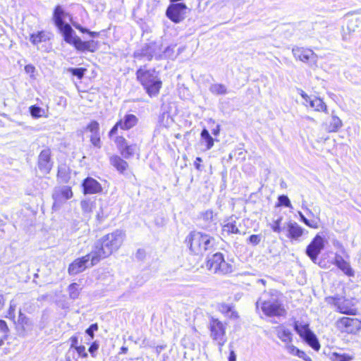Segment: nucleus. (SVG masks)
I'll return each instance as SVG.
<instances>
[{
  "label": "nucleus",
  "instance_id": "f257e3e1",
  "mask_svg": "<svg viewBox=\"0 0 361 361\" xmlns=\"http://www.w3.org/2000/svg\"><path fill=\"white\" fill-rule=\"evenodd\" d=\"M125 236V232L118 229L98 240L92 250V265L116 251L121 246Z\"/></svg>",
  "mask_w": 361,
  "mask_h": 361
},
{
  "label": "nucleus",
  "instance_id": "f03ea898",
  "mask_svg": "<svg viewBox=\"0 0 361 361\" xmlns=\"http://www.w3.org/2000/svg\"><path fill=\"white\" fill-rule=\"evenodd\" d=\"M136 78L150 97H157L159 94L162 81L159 73L154 68L146 69L145 67H140L136 71Z\"/></svg>",
  "mask_w": 361,
  "mask_h": 361
},
{
  "label": "nucleus",
  "instance_id": "7ed1b4c3",
  "mask_svg": "<svg viewBox=\"0 0 361 361\" xmlns=\"http://www.w3.org/2000/svg\"><path fill=\"white\" fill-rule=\"evenodd\" d=\"M190 251L195 255H202L214 246L215 239L208 234L192 231L185 238Z\"/></svg>",
  "mask_w": 361,
  "mask_h": 361
},
{
  "label": "nucleus",
  "instance_id": "20e7f679",
  "mask_svg": "<svg viewBox=\"0 0 361 361\" xmlns=\"http://www.w3.org/2000/svg\"><path fill=\"white\" fill-rule=\"evenodd\" d=\"M164 51L162 49L161 43L150 42L145 44L141 49L137 50L134 53V56L137 59H146L151 61L152 59L159 60L161 59Z\"/></svg>",
  "mask_w": 361,
  "mask_h": 361
},
{
  "label": "nucleus",
  "instance_id": "39448f33",
  "mask_svg": "<svg viewBox=\"0 0 361 361\" xmlns=\"http://www.w3.org/2000/svg\"><path fill=\"white\" fill-rule=\"evenodd\" d=\"M207 267L213 273L221 275H226L233 271V265L225 261L221 252H216L209 258Z\"/></svg>",
  "mask_w": 361,
  "mask_h": 361
},
{
  "label": "nucleus",
  "instance_id": "423d86ee",
  "mask_svg": "<svg viewBox=\"0 0 361 361\" xmlns=\"http://www.w3.org/2000/svg\"><path fill=\"white\" fill-rule=\"evenodd\" d=\"M208 328L210 331V337L217 342L219 350L221 351L222 346L227 340L226 336V325L218 319L211 317Z\"/></svg>",
  "mask_w": 361,
  "mask_h": 361
},
{
  "label": "nucleus",
  "instance_id": "0eeeda50",
  "mask_svg": "<svg viewBox=\"0 0 361 361\" xmlns=\"http://www.w3.org/2000/svg\"><path fill=\"white\" fill-rule=\"evenodd\" d=\"M294 329L299 336L314 350L320 349V344L316 335L310 329L309 324L295 322Z\"/></svg>",
  "mask_w": 361,
  "mask_h": 361
},
{
  "label": "nucleus",
  "instance_id": "6e6552de",
  "mask_svg": "<svg viewBox=\"0 0 361 361\" xmlns=\"http://www.w3.org/2000/svg\"><path fill=\"white\" fill-rule=\"evenodd\" d=\"M259 305L264 314L268 317H280L286 314L283 305L276 299L262 300L260 298L256 302L257 307Z\"/></svg>",
  "mask_w": 361,
  "mask_h": 361
},
{
  "label": "nucleus",
  "instance_id": "1a4fd4ad",
  "mask_svg": "<svg viewBox=\"0 0 361 361\" xmlns=\"http://www.w3.org/2000/svg\"><path fill=\"white\" fill-rule=\"evenodd\" d=\"M66 16H68V13L64 11L60 5L55 7L53 13V20L54 25L62 35L63 39L68 37V35L74 33V30L71 26L64 21V18Z\"/></svg>",
  "mask_w": 361,
  "mask_h": 361
},
{
  "label": "nucleus",
  "instance_id": "9d476101",
  "mask_svg": "<svg viewBox=\"0 0 361 361\" xmlns=\"http://www.w3.org/2000/svg\"><path fill=\"white\" fill-rule=\"evenodd\" d=\"M66 43L72 44L80 51H88L94 52L97 49V43L94 40L82 41V39L75 35V32L68 35L64 39Z\"/></svg>",
  "mask_w": 361,
  "mask_h": 361
},
{
  "label": "nucleus",
  "instance_id": "9b49d317",
  "mask_svg": "<svg viewBox=\"0 0 361 361\" xmlns=\"http://www.w3.org/2000/svg\"><path fill=\"white\" fill-rule=\"evenodd\" d=\"M72 196L73 192L70 187L66 185L56 187L52 193V198L54 200L52 208L54 210L59 209Z\"/></svg>",
  "mask_w": 361,
  "mask_h": 361
},
{
  "label": "nucleus",
  "instance_id": "f8f14e48",
  "mask_svg": "<svg viewBox=\"0 0 361 361\" xmlns=\"http://www.w3.org/2000/svg\"><path fill=\"white\" fill-rule=\"evenodd\" d=\"M324 247V238L319 234L312 239L311 243L307 245L306 248V255L311 259V260L316 263L317 257L320 254L321 251Z\"/></svg>",
  "mask_w": 361,
  "mask_h": 361
},
{
  "label": "nucleus",
  "instance_id": "ddd939ff",
  "mask_svg": "<svg viewBox=\"0 0 361 361\" xmlns=\"http://www.w3.org/2000/svg\"><path fill=\"white\" fill-rule=\"evenodd\" d=\"M300 94L304 99L303 104L308 106L313 109L316 111H322L326 114H329L327 106L319 97L315 96H309L303 90H300Z\"/></svg>",
  "mask_w": 361,
  "mask_h": 361
},
{
  "label": "nucleus",
  "instance_id": "4468645a",
  "mask_svg": "<svg viewBox=\"0 0 361 361\" xmlns=\"http://www.w3.org/2000/svg\"><path fill=\"white\" fill-rule=\"evenodd\" d=\"M338 327L343 332L355 334L361 329V321L357 318L342 317L337 322Z\"/></svg>",
  "mask_w": 361,
  "mask_h": 361
},
{
  "label": "nucleus",
  "instance_id": "2eb2a0df",
  "mask_svg": "<svg viewBox=\"0 0 361 361\" xmlns=\"http://www.w3.org/2000/svg\"><path fill=\"white\" fill-rule=\"evenodd\" d=\"M326 302L334 305L336 311L340 313L345 314H354V310L350 306L349 302L344 298L336 295L334 297H329L326 299Z\"/></svg>",
  "mask_w": 361,
  "mask_h": 361
},
{
  "label": "nucleus",
  "instance_id": "dca6fc26",
  "mask_svg": "<svg viewBox=\"0 0 361 361\" xmlns=\"http://www.w3.org/2000/svg\"><path fill=\"white\" fill-rule=\"evenodd\" d=\"M186 8L183 3L172 4L168 7L166 14L171 20L178 23L183 19Z\"/></svg>",
  "mask_w": 361,
  "mask_h": 361
},
{
  "label": "nucleus",
  "instance_id": "f3484780",
  "mask_svg": "<svg viewBox=\"0 0 361 361\" xmlns=\"http://www.w3.org/2000/svg\"><path fill=\"white\" fill-rule=\"evenodd\" d=\"M92 262V252L90 254L86 255L85 256L78 258L75 261H73L68 267V273L71 275H75L82 271H83L88 266L87 264L89 261ZM92 265V262L90 263Z\"/></svg>",
  "mask_w": 361,
  "mask_h": 361
},
{
  "label": "nucleus",
  "instance_id": "a211bd4d",
  "mask_svg": "<svg viewBox=\"0 0 361 361\" xmlns=\"http://www.w3.org/2000/svg\"><path fill=\"white\" fill-rule=\"evenodd\" d=\"M39 171L44 174H48L53 166L51 160V151L49 149H43L39 157L37 162Z\"/></svg>",
  "mask_w": 361,
  "mask_h": 361
},
{
  "label": "nucleus",
  "instance_id": "6ab92c4d",
  "mask_svg": "<svg viewBox=\"0 0 361 361\" xmlns=\"http://www.w3.org/2000/svg\"><path fill=\"white\" fill-rule=\"evenodd\" d=\"M84 194H96L102 192V187L101 184L95 179L87 177L82 184Z\"/></svg>",
  "mask_w": 361,
  "mask_h": 361
},
{
  "label": "nucleus",
  "instance_id": "aec40b11",
  "mask_svg": "<svg viewBox=\"0 0 361 361\" xmlns=\"http://www.w3.org/2000/svg\"><path fill=\"white\" fill-rule=\"evenodd\" d=\"M305 229L296 222H289L287 224V237L293 240H299L303 235Z\"/></svg>",
  "mask_w": 361,
  "mask_h": 361
},
{
  "label": "nucleus",
  "instance_id": "412c9836",
  "mask_svg": "<svg viewBox=\"0 0 361 361\" xmlns=\"http://www.w3.org/2000/svg\"><path fill=\"white\" fill-rule=\"evenodd\" d=\"M341 120L332 111L329 121L324 123V128L329 133L337 132L342 126Z\"/></svg>",
  "mask_w": 361,
  "mask_h": 361
},
{
  "label": "nucleus",
  "instance_id": "4be33fe9",
  "mask_svg": "<svg viewBox=\"0 0 361 361\" xmlns=\"http://www.w3.org/2000/svg\"><path fill=\"white\" fill-rule=\"evenodd\" d=\"M335 264L348 276H354L355 271L350 267V263L345 261L341 255H336Z\"/></svg>",
  "mask_w": 361,
  "mask_h": 361
},
{
  "label": "nucleus",
  "instance_id": "5701e85b",
  "mask_svg": "<svg viewBox=\"0 0 361 361\" xmlns=\"http://www.w3.org/2000/svg\"><path fill=\"white\" fill-rule=\"evenodd\" d=\"M292 52L296 59L303 62H307L314 55V52L312 50L300 47L293 48Z\"/></svg>",
  "mask_w": 361,
  "mask_h": 361
},
{
  "label": "nucleus",
  "instance_id": "b1692460",
  "mask_svg": "<svg viewBox=\"0 0 361 361\" xmlns=\"http://www.w3.org/2000/svg\"><path fill=\"white\" fill-rule=\"evenodd\" d=\"M276 332L277 337L286 345H288L293 341V334L291 331L282 326L276 327Z\"/></svg>",
  "mask_w": 361,
  "mask_h": 361
},
{
  "label": "nucleus",
  "instance_id": "393cba45",
  "mask_svg": "<svg viewBox=\"0 0 361 361\" xmlns=\"http://www.w3.org/2000/svg\"><path fill=\"white\" fill-rule=\"evenodd\" d=\"M225 233L227 235L240 233L238 226H236V221L233 216L224 221V224L222 227V235Z\"/></svg>",
  "mask_w": 361,
  "mask_h": 361
},
{
  "label": "nucleus",
  "instance_id": "a878e982",
  "mask_svg": "<svg viewBox=\"0 0 361 361\" xmlns=\"http://www.w3.org/2000/svg\"><path fill=\"white\" fill-rule=\"evenodd\" d=\"M110 164L116 169L121 173H124L128 167L127 161L123 160L119 156L114 155L110 158Z\"/></svg>",
  "mask_w": 361,
  "mask_h": 361
},
{
  "label": "nucleus",
  "instance_id": "bb28decb",
  "mask_svg": "<svg viewBox=\"0 0 361 361\" xmlns=\"http://www.w3.org/2000/svg\"><path fill=\"white\" fill-rule=\"evenodd\" d=\"M121 123L122 130H129L134 127L137 121V118L134 114H126L124 117L118 121Z\"/></svg>",
  "mask_w": 361,
  "mask_h": 361
},
{
  "label": "nucleus",
  "instance_id": "cd10ccee",
  "mask_svg": "<svg viewBox=\"0 0 361 361\" xmlns=\"http://www.w3.org/2000/svg\"><path fill=\"white\" fill-rule=\"evenodd\" d=\"M215 214L212 209H208L202 212L200 214V220L203 221L201 227L203 228H208L210 224L214 221Z\"/></svg>",
  "mask_w": 361,
  "mask_h": 361
},
{
  "label": "nucleus",
  "instance_id": "c85d7f7f",
  "mask_svg": "<svg viewBox=\"0 0 361 361\" xmlns=\"http://www.w3.org/2000/svg\"><path fill=\"white\" fill-rule=\"evenodd\" d=\"M57 178L61 182L68 183L70 178L69 169L65 165H60L58 168Z\"/></svg>",
  "mask_w": 361,
  "mask_h": 361
},
{
  "label": "nucleus",
  "instance_id": "c756f323",
  "mask_svg": "<svg viewBox=\"0 0 361 361\" xmlns=\"http://www.w3.org/2000/svg\"><path fill=\"white\" fill-rule=\"evenodd\" d=\"M201 141L206 143V150L210 149L214 146V139L210 135L207 129L204 128L200 134Z\"/></svg>",
  "mask_w": 361,
  "mask_h": 361
},
{
  "label": "nucleus",
  "instance_id": "7c9ffc66",
  "mask_svg": "<svg viewBox=\"0 0 361 361\" xmlns=\"http://www.w3.org/2000/svg\"><path fill=\"white\" fill-rule=\"evenodd\" d=\"M47 39H49V37L44 31L33 33L30 35V41L35 45H37L42 42H46Z\"/></svg>",
  "mask_w": 361,
  "mask_h": 361
},
{
  "label": "nucleus",
  "instance_id": "2f4dec72",
  "mask_svg": "<svg viewBox=\"0 0 361 361\" xmlns=\"http://www.w3.org/2000/svg\"><path fill=\"white\" fill-rule=\"evenodd\" d=\"M136 150L137 145L135 144H128L123 149L120 151V152L123 158L128 159L133 157Z\"/></svg>",
  "mask_w": 361,
  "mask_h": 361
},
{
  "label": "nucleus",
  "instance_id": "473e14b6",
  "mask_svg": "<svg viewBox=\"0 0 361 361\" xmlns=\"http://www.w3.org/2000/svg\"><path fill=\"white\" fill-rule=\"evenodd\" d=\"M71 341V347L67 352L66 357L67 359L70 361L71 359H75V349L78 347L77 345L78 343V339L76 336H72L70 338Z\"/></svg>",
  "mask_w": 361,
  "mask_h": 361
},
{
  "label": "nucleus",
  "instance_id": "72a5a7b5",
  "mask_svg": "<svg viewBox=\"0 0 361 361\" xmlns=\"http://www.w3.org/2000/svg\"><path fill=\"white\" fill-rule=\"evenodd\" d=\"M209 91L216 95L226 94L227 93V88L223 84H213L209 87Z\"/></svg>",
  "mask_w": 361,
  "mask_h": 361
},
{
  "label": "nucleus",
  "instance_id": "f704fd0d",
  "mask_svg": "<svg viewBox=\"0 0 361 361\" xmlns=\"http://www.w3.org/2000/svg\"><path fill=\"white\" fill-rule=\"evenodd\" d=\"M79 286L76 283H73L68 286V293L70 298L75 300L80 295Z\"/></svg>",
  "mask_w": 361,
  "mask_h": 361
},
{
  "label": "nucleus",
  "instance_id": "c9c22d12",
  "mask_svg": "<svg viewBox=\"0 0 361 361\" xmlns=\"http://www.w3.org/2000/svg\"><path fill=\"white\" fill-rule=\"evenodd\" d=\"M71 23L77 30H78L82 33H87L91 37H97L99 35V32L90 31L88 29L83 27L77 23L71 22Z\"/></svg>",
  "mask_w": 361,
  "mask_h": 361
},
{
  "label": "nucleus",
  "instance_id": "e433bc0d",
  "mask_svg": "<svg viewBox=\"0 0 361 361\" xmlns=\"http://www.w3.org/2000/svg\"><path fill=\"white\" fill-rule=\"evenodd\" d=\"M68 72L71 73L73 75L77 77L79 80L82 79L85 75L86 69L84 68H69Z\"/></svg>",
  "mask_w": 361,
  "mask_h": 361
},
{
  "label": "nucleus",
  "instance_id": "4c0bfd02",
  "mask_svg": "<svg viewBox=\"0 0 361 361\" xmlns=\"http://www.w3.org/2000/svg\"><path fill=\"white\" fill-rule=\"evenodd\" d=\"M330 359L331 361H350L352 360V357L345 354L341 355L337 353H333L330 356Z\"/></svg>",
  "mask_w": 361,
  "mask_h": 361
},
{
  "label": "nucleus",
  "instance_id": "58836bf2",
  "mask_svg": "<svg viewBox=\"0 0 361 361\" xmlns=\"http://www.w3.org/2000/svg\"><path fill=\"white\" fill-rule=\"evenodd\" d=\"M30 112L33 118H37L42 116L44 110L39 106L33 105L30 107Z\"/></svg>",
  "mask_w": 361,
  "mask_h": 361
},
{
  "label": "nucleus",
  "instance_id": "ea45409f",
  "mask_svg": "<svg viewBox=\"0 0 361 361\" xmlns=\"http://www.w3.org/2000/svg\"><path fill=\"white\" fill-rule=\"evenodd\" d=\"M277 206L278 207L284 206V207H288V208L292 207V205H291L289 198L288 197V196H286L285 195L279 196Z\"/></svg>",
  "mask_w": 361,
  "mask_h": 361
},
{
  "label": "nucleus",
  "instance_id": "a19ab883",
  "mask_svg": "<svg viewBox=\"0 0 361 361\" xmlns=\"http://www.w3.org/2000/svg\"><path fill=\"white\" fill-rule=\"evenodd\" d=\"M80 205L83 212L90 213L92 212V202L90 200H82Z\"/></svg>",
  "mask_w": 361,
  "mask_h": 361
},
{
  "label": "nucleus",
  "instance_id": "79ce46f5",
  "mask_svg": "<svg viewBox=\"0 0 361 361\" xmlns=\"http://www.w3.org/2000/svg\"><path fill=\"white\" fill-rule=\"evenodd\" d=\"M114 142L119 151L123 149L125 147V146H126L128 144L126 140L123 136L116 137Z\"/></svg>",
  "mask_w": 361,
  "mask_h": 361
},
{
  "label": "nucleus",
  "instance_id": "37998d69",
  "mask_svg": "<svg viewBox=\"0 0 361 361\" xmlns=\"http://www.w3.org/2000/svg\"><path fill=\"white\" fill-rule=\"evenodd\" d=\"M87 129L92 133V134L99 133V125L96 121H92L87 126Z\"/></svg>",
  "mask_w": 361,
  "mask_h": 361
},
{
  "label": "nucleus",
  "instance_id": "c03bdc74",
  "mask_svg": "<svg viewBox=\"0 0 361 361\" xmlns=\"http://www.w3.org/2000/svg\"><path fill=\"white\" fill-rule=\"evenodd\" d=\"M90 141L94 147L98 148L101 147V140L99 133L92 134L90 137Z\"/></svg>",
  "mask_w": 361,
  "mask_h": 361
},
{
  "label": "nucleus",
  "instance_id": "a18cd8bd",
  "mask_svg": "<svg viewBox=\"0 0 361 361\" xmlns=\"http://www.w3.org/2000/svg\"><path fill=\"white\" fill-rule=\"evenodd\" d=\"M77 354L78 357L86 358L87 357V353L85 350V347L84 345H80L75 349V355Z\"/></svg>",
  "mask_w": 361,
  "mask_h": 361
},
{
  "label": "nucleus",
  "instance_id": "49530a36",
  "mask_svg": "<svg viewBox=\"0 0 361 361\" xmlns=\"http://www.w3.org/2000/svg\"><path fill=\"white\" fill-rule=\"evenodd\" d=\"M261 242V236L259 235H251L248 239L247 243L255 246Z\"/></svg>",
  "mask_w": 361,
  "mask_h": 361
},
{
  "label": "nucleus",
  "instance_id": "de8ad7c7",
  "mask_svg": "<svg viewBox=\"0 0 361 361\" xmlns=\"http://www.w3.org/2000/svg\"><path fill=\"white\" fill-rule=\"evenodd\" d=\"M285 348L288 353L294 356H298V353L300 349H298L297 347L291 344V343L288 345H286Z\"/></svg>",
  "mask_w": 361,
  "mask_h": 361
},
{
  "label": "nucleus",
  "instance_id": "09e8293b",
  "mask_svg": "<svg viewBox=\"0 0 361 361\" xmlns=\"http://www.w3.org/2000/svg\"><path fill=\"white\" fill-rule=\"evenodd\" d=\"M98 330L97 324H91L85 331L86 334L91 337V338H94V331Z\"/></svg>",
  "mask_w": 361,
  "mask_h": 361
},
{
  "label": "nucleus",
  "instance_id": "8fccbe9b",
  "mask_svg": "<svg viewBox=\"0 0 361 361\" xmlns=\"http://www.w3.org/2000/svg\"><path fill=\"white\" fill-rule=\"evenodd\" d=\"M298 215L300 218V221L303 222L306 226L313 228H317L318 227L317 224L310 225V221H309L301 212H298Z\"/></svg>",
  "mask_w": 361,
  "mask_h": 361
},
{
  "label": "nucleus",
  "instance_id": "3c124183",
  "mask_svg": "<svg viewBox=\"0 0 361 361\" xmlns=\"http://www.w3.org/2000/svg\"><path fill=\"white\" fill-rule=\"evenodd\" d=\"M282 220V218H279L277 220H276L274 223V224L271 226L272 230L276 233H280L281 229V221Z\"/></svg>",
  "mask_w": 361,
  "mask_h": 361
},
{
  "label": "nucleus",
  "instance_id": "603ef678",
  "mask_svg": "<svg viewBox=\"0 0 361 361\" xmlns=\"http://www.w3.org/2000/svg\"><path fill=\"white\" fill-rule=\"evenodd\" d=\"M16 302L13 301V300H11L10 302V307H9V310H8V317H14L15 315H14V312H15V310H16Z\"/></svg>",
  "mask_w": 361,
  "mask_h": 361
},
{
  "label": "nucleus",
  "instance_id": "864d4df0",
  "mask_svg": "<svg viewBox=\"0 0 361 361\" xmlns=\"http://www.w3.org/2000/svg\"><path fill=\"white\" fill-rule=\"evenodd\" d=\"M18 322L23 325L29 324V319L26 317L20 311L19 312Z\"/></svg>",
  "mask_w": 361,
  "mask_h": 361
},
{
  "label": "nucleus",
  "instance_id": "5fc2aeb1",
  "mask_svg": "<svg viewBox=\"0 0 361 361\" xmlns=\"http://www.w3.org/2000/svg\"><path fill=\"white\" fill-rule=\"evenodd\" d=\"M99 348V344L97 342H93L90 346L88 351L92 355V357H94V353Z\"/></svg>",
  "mask_w": 361,
  "mask_h": 361
},
{
  "label": "nucleus",
  "instance_id": "6e6d98bb",
  "mask_svg": "<svg viewBox=\"0 0 361 361\" xmlns=\"http://www.w3.org/2000/svg\"><path fill=\"white\" fill-rule=\"evenodd\" d=\"M118 128H120L121 129V123H119V121H118L114 126L113 128L110 130L109 133V137H112L114 135H115L118 129Z\"/></svg>",
  "mask_w": 361,
  "mask_h": 361
},
{
  "label": "nucleus",
  "instance_id": "4d7b16f0",
  "mask_svg": "<svg viewBox=\"0 0 361 361\" xmlns=\"http://www.w3.org/2000/svg\"><path fill=\"white\" fill-rule=\"evenodd\" d=\"M0 331L3 333H7L8 331V327L6 322L2 319H0Z\"/></svg>",
  "mask_w": 361,
  "mask_h": 361
},
{
  "label": "nucleus",
  "instance_id": "13d9d810",
  "mask_svg": "<svg viewBox=\"0 0 361 361\" xmlns=\"http://www.w3.org/2000/svg\"><path fill=\"white\" fill-rule=\"evenodd\" d=\"M136 257L138 259H143L145 257V251L142 249H138L137 252H136V255H135Z\"/></svg>",
  "mask_w": 361,
  "mask_h": 361
},
{
  "label": "nucleus",
  "instance_id": "bf43d9fd",
  "mask_svg": "<svg viewBox=\"0 0 361 361\" xmlns=\"http://www.w3.org/2000/svg\"><path fill=\"white\" fill-rule=\"evenodd\" d=\"M25 71L27 73H33L35 71V68L32 65L28 64L25 66Z\"/></svg>",
  "mask_w": 361,
  "mask_h": 361
},
{
  "label": "nucleus",
  "instance_id": "052dcab7",
  "mask_svg": "<svg viewBox=\"0 0 361 361\" xmlns=\"http://www.w3.org/2000/svg\"><path fill=\"white\" fill-rule=\"evenodd\" d=\"M202 161V159L201 157H197L195 159V168L198 170V171H200L201 170V165H200V163Z\"/></svg>",
  "mask_w": 361,
  "mask_h": 361
},
{
  "label": "nucleus",
  "instance_id": "680f3d73",
  "mask_svg": "<svg viewBox=\"0 0 361 361\" xmlns=\"http://www.w3.org/2000/svg\"><path fill=\"white\" fill-rule=\"evenodd\" d=\"M228 361H236V355L233 350L230 351Z\"/></svg>",
  "mask_w": 361,
  "mask_h": 361
},
{
  "label": "nucleus",
  "instance_id": "e2e57ef3",
  "mask_svg": "<svg viewBox=\"0 0 361 361\" xmlns=\"http://www.w3.org/2000/svg\"><path fill=\"white\" fill-rule=\"evenodd\" d=\"M302 208L303 209H305L307 213L310 215H313V213L312 212V211L310 209H309L307 206H306V202L305 201H302Z\"/></svg>",
  "mask_w": 361,
  "mask_h": 361
},
{
  "label": "nucleus",
  "instance_id": "0e129e2a",
  "mask_svg": "<svg viewBox=\"0 0 361 361\" xmlns=\"http://www.w3.org/2000/svg\"><path fill=\"white\" fill-rule=\"evenodd\" d=\"M5 304V299L4 295L0 293V310L3 308Z\"/></svg>",
  "mask_w": 361,
  "mask_h": 361
},
{
  "label": "nucleus",
  "instance_id": "69168bd1",
  "mask_svg": "<svg viewBox=\"0 0 361 361\" xmlns=\"http://www.w3.org/2000/svg\"><path fill=\"white\" fill-rule=\"evenodd\" d=\"M306 356H307L306 353L304 351L300 350L298 353V356L297 357H298L300 358H302L303 360L304 357H306Z\"/></svg>",
  "mask_w": 361,
  "mask_h": 361
},
{
  "label": "nucleus",
  "instance_id": "338daca9",
  "mask_svg": "<svg viewBox=\"0 0 361 361\" xmlns=\"http://www.w3.org/2000/svg\"><path fill=\"white\" fill-rule=\"evenodd\" d=\"M219 126H218L216 127V129L213 130L212 133H213L214 135H217L219 134Z\"/></svg>",
  "mask_w": 361,
  "mask_h": 361
},
{
  "label": "nucleus",
  "instance_id": "774afa93",
  "mask_svg": "<svg viewBox=\"0 0 361 361\" xmlns=\"http://www.w3.org/2000/svg\"><path fill=\"white\" fill-rule=\"evenodd\" d=\"M163 348H164V346H162V345H158V346L156 348L157 353L159 354Z\"/></svg>",
  "mask_w": 361,
  "mask_h": 361
}]
</instances>
